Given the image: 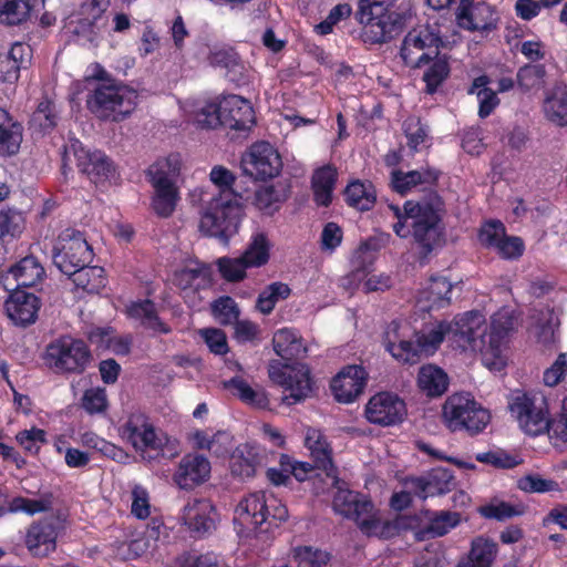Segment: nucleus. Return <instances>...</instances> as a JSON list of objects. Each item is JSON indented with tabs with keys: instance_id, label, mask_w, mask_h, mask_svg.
I'll list each match as a JSON object with an SVG mask.
<instances>
[{
	"instance_id": "nucleus-1",
	"label": "nucleus",
	"mask_w": 567,
	"mask_h": 567,
	"mask_svg": "<svg viewBox=\"0 0 567 567\" xmlns=\"http://www.w3.org/2000/svg\"><path fill=\"white\" fill-rule=\"evenodd\" d=\"M392 208L398 217L393 231L401 238L412 233L423 257L444 243L445 203L437 192L431 190L420 200H406L403 210L398 206Z\"/></svg>"
},
{
	"instance_id": "nucleus-2",
	"label": "nucleus",
	"mask_w": 567,
	"mask_h": 567,
	"mask_svg": "<svg viewBox=\"0 0 567 567\" xmlns=\"http://www.w3.org/2000/svg\"><path fill=\"white\" fill-rule=\"evenodd\" d=\"M137 99L134 89L109 80L89 91L85 105L101 121L121 122L135 110Z\"/></svg>"
},
{
	"instance_id": "nucleus-3",
	"label": "nucleus",
	"mask_w": 567,
	"mask_h": 567,
	"mask_svg": "<svg viewBox=\"0 0 567 567\" xmlns=\"http://www.w3.org/2000/svg\"><path fill=\"white\" fill-rule=\"evenodd\" d=\"M244 208L236 194L214 197L202 215L199 228L210 237L228 244L230 237L238 233Z\"/></svg>"
},
{
	"instance_id": "nucleus-4",
	"label": "nucleus",
	"mask_w": 567,
	"mask_h": 567,
	"mask_svg": "<svg viewBox=\"0 0 567 567\" xmlns=\"http://www.w3.org/2000/svg\"><path fill=\"white\" fill-rule=\"evenodd\" d=\"M92 359L87 343L70 334L60 336L45 347L44 362L56 374H83Z\"/></svg>"
},
{
	"instance_id": "nucleus-5",
	"label": "nucleus",
	"mask_w": 567,
	"mask_h": 567,
	"mask_svg": "<svg viewBox=\"0 0 567 567\" xmlns=\"http://www.w3.org/2000/svg\"><path fill=\"white\" fill-rule=\"evenodd\" d=\"M445 426L452 432H465L471 436L484 431L491 421L488 410L477 403L470 393H454L442 406Z\"/></svg>"
},
{
	"instance_id": "nucleus-6",
	"label": "nucleus",
	"mask_w": 567,
	"mask_h": 567,
	"mask_svg": "<svg viewBox=\"0 0 567 567\" xmlns=\"http://www.w3.org/2000/svg\"><path fill=\"white\" fill-rule=\"evenodd\" d=\"M65 529L66 518L62 513L47 515L24 528L22 544L32 558L44 559L56 551L58 538Z\"/></svg>"
},
{
	"instance_id": "nucleus-7",
	"label": "nucleus",
	"mask_w": 567,
	"mask_h": 567,
	"mask_svg": "<svg viewBox=\"0 0 567 567\" xmlns=\"http://www.w3.org/2000/svg\"><path fill=\"white\" fill-rule=\"evenodd\" d=\"M509 411L524 433L530 436L545 434L550 426L549 406L542 393L516 392L509 403Z\"/></svg>"
},
{
	"instance_id": "nucleus-8",
	"label": "nucleus",
	"mask_w": 567,
	"mask_h": 567,
	"mask_svg": "<svg viewBox=\"0 0 567 567\" xmlns=\"http://www.w3.org/2000/svg\"><path fill=\"white\" fill-rule=\"evenodd\" d=\"M405 13L379 10L370 4L358 3L355 18L362 29V40L368 44H381L391 41L404 27Z\"/></svg>"
},
{
	"instance_id": "nucleus-9",
	"label": "nucleus",
	"mask_w": 567,
	"mask_h": 567,
	"mask_svg": "<svg viewBox=\"0 0 567 567\" xmlns=\"http://www.w3.org/2000/svg\"><path fill=\"white\" fill-rule=\"evenodd\" d=\"M432 329L442 330L443 340L447 336L463 350L482 351L486 348L487 326L484 316L477 310L458 315L452 322L440 321Z\"/></svg>"
},
{
	"instance_id": "nucleus-10",
	"label": "nucleus",
	"mask_w": 567,
	"mask_h": 567,
	"mask_svg": "<svg viewBox=\"0 0 567 567\" xmlns=\"http://www.w3.org/2000/svg\"><path fill=\"white\" fill-rule=\"evenodd\" d=\"M94 257L93 248L83 231L69 227L62 230L53 248V264L61 272L74 274Z\"/></svg>"
},
{
	"instance_id": "nucleus-11",
	"label": "nucleus",
	"mask_w": 567,
	"mask_h": 567,
	"mask_svg": "<svg viewBox=\"0 0 567 567\" xmlns=\"http://www.w3.org/2000/svg\"><path fill=\"white\" fill-rule=\"evenodd\" d=\"M443 40L437 28L430 24L419 25L410 30L401 44L400 56L411 69H421L436 58Z\"/></svg>"
},
{
	"instance_id": "nucleus-12",
	"label": "nucleus",
	"mask_w": 567,
	"mask_h": 567,
	"mask_svg": "<svg viewBox=\"0 0 567 567\" xmlns=\"http://www.w3.org/2000/svg\"><path fill=\"white\" fill-rule=\"evenodd\" d=\"M121 434L136 451L154 452L156 456L165 455L168 436L156 429L150 416L143 412L131 413L121 427Z\"/></svg>"
},
{
	"instance_id": "nucleus-13",
	"label": "nucleus",
	"mask_w": 567,
	"mask_h": 567,
	"mask_svg": "<svg viewBox=\"0 0 567 567\" xmlns=\"http://www.w3.org/2000/svg\"><path fill=\"white\" fill-rule=\"evenodd\" d=\"M174 171L169 158L158 159L146 169V177L155 192L152 207L159 217L172 216L179 199L178 189L171 178Z\"/></svg>"
},
{
	"instance_id": "nucleus-14",
	"label": "nucleus",
	"mask_w": 567,
	"mask_h": 567,
	"mask_svg": "<svg viewBox=\"0 0 567 567\" xmlns=\"http://www.w3.org/2000/svg\"><path fill=\"white\" fill-rule=\"evenodd\" d=\"M269 378L285 389L284 401L289 405L301 402L311 392L310 370L306 364H270Z\"/></svg>"
},
{
	"instance_id": "nucleus-15",
	"label": "nucleus",
	"mask_w": 567,
	"mask_h": 567,
	"mask_svg": "<svg viewBox=\"0 0 567 567\" xmlns=\"http://www.w3.org/2000/svg\"><path fill=\"white\" fill-rule=\"evenodd\" d=\"M282 167L279 153L270 143L261 141L254 143L241 158L243 172L259 181L276 177Z\"/></svg>"
},
{
	"instance_id": "nucleus-16",
	"label": "nucleus",
	"mask_w": 567,
	"mask_h": 567,
	"mask_svg": "<svg viewBox=\"0 0 567 567\" xmlns=\"http://www.w3.org/2000/svg\"><path fill=\"white\" fill-rule=\"evenodd\" d=\"M443 342V331L430 328L425 331H413L409 339L395 344L389 352L402 363L415 364L423 355H432Z\"/></svg>"
},
{
	"instance_id": "nucleus-17",
	"label": "nucleus",
	"mask_w": 567,
	"mask_h": 567,
	"mask_svg": "<svg viewBox=\"0 0 567 567\" xmlns=\"http://www.w3.org/2000/svg\"><path fill=\"white\" fill-rule=\"evenodd\" d=\"M364 414L372 424L392 426L404 420L406 405L398 394L379 392L368 401Z\"/></svg>"
},
{
	"instance_id": "nucleus-18",
	"label": "nucleus",
	"mask_w": 567,
	"mask_h": 567,
	"mask_svg": "<svg viewBox=\"0 0 567 567\" xmlns=\"http://www.w3.org/2000/svg\"><path fill=\"white\" fill-rule=\"evenodd\" d=\"M369 374L360 364H348L331 379L330 390L339 403H353L364 391Z\"/></svg>"
},
{
	"instance_id": "nucleus-19",
	"label": "nucleus",
	"mask_w": 567,
	"mask_h": 567,
	"mask_svg": "<svg viewBox=\"0 0 567 567\" xmlns=\"http://www.w3.org/2000/svg\"><path fill=\"white\" fill-rule=\"evenodd\" d=\"M223 127L246 135L256 125L255 110L249 100L236 94L221 97Z\"/></svg>"
},
{
	"instance_id": "nucleus-20",
	"label": "nucleus",
	"mask_w": 567,
	"mask_h": 567,
	"mask_svg": "<svg viewBox=\"0 0 567 567\" xmlns=\"http://www.w3.org/2000/svg\"><path fill=\"white\" fill-rule=\"evenodd\" d=\"M79 171L95 185L110 182L116 176L114 162L102 151H89L83 147L74 153Z\"/></svg>"
},
{
	"instance_id": "nucleus-21",
	"label": "nucleus",
	"mask_w": 567,
	"mask_h": 567,
	"mask_svg": "<svg viewBox=\"0 0 567 567\" xmlns=\"http://www.w3.org/2000/svg\"><path fill=\"white\" fill-rule=\"evenodd\" d=\"M40 308V298L23 289H14L4 301V311L8 318L19 327L34 323Z\"/></svg>"
},
{
	"instance_id": "nucleus-22",
	"label": "nucleus",
	"mask_w": 567,
	"mask_h": 567,
	"mask_svg": "<svg viewBox=\"0 0 567 567\" xmlns=\"http://www.w3.org/2000/svg\"><path fill=\"white\" fill-rule=\"evenodd\" d=\"M266 449L256 443L238 445L230 455L229 468L233 476L240 480L252 478L257 468L266 464Z\"/></svg>"
},
{
	"instance_id": "nucleus-23",
	"label": "nucleus",
	"mask_w": 567,
	"mask_h": 567,
	"mask_svg": "<svg viewBox=\"0 0 567 567\" xmlns=\"http://www.w3.org/2000/svg\"><path fill=\"white\" fill-rule=\"evenodd\" d=\"M209 460L197 453L184 455L173 475L176 485L183 489H193L210 477Z\"/></svg>"
},
{
	"instance_id": "nucleus-24",
	"label": "nucleus",
	"mask_w": 567,
	"mask_h": 567,
	"mask_svg": "<svg viewBox=\"0 0 567 567\" xmlns=\"http://www.w3.org/2000/svg\"><path fill=\"white\" fill-rule=\"evenodd\" d=\"M368 249L369 247L367 243L360 245L355 259L352 261L353 269L347 277L349 284L353 285L365 279L362 284V291L365 293L383 292L389 290L392 287V278L389 275L380 274L371 275L368 277L372 260L370 259L368 262H365L364 259L362 262L359 261V259L368 251Z\"/></svg>"
},
{
	"instance_id": "nucleus-25",
	"label": "nucleus",
	"mask_w": 567,
	"mask_h": 567,
	"mask_svg": "<svg viewBox=\"0 0 567 567\" xmlns=\"http://www.w3.org/2000/svg\"><path fill=\"white\" fill-rule=\"evenodd\" d=\"M408 483L417 497L425 499L449 493L454 486V476L450 470L436 467L426 475L411 477Z\"/></svg>"
},
{
	"instance_id": "nucleus-26",
	"label": "nucleus",
	"mask_w": 567,
	"mask_h": 567,
	"mask_svg": "<svg viewBox=\"0 0 567 567\" xmlns=\"http://www.w3.org/2000/svg\"><path fill=\"white\" fill-rule=\"evenodd\" d=\"M305 446L310 451V456L317 466L328 477L338 478V468L332 457V447L326 435L318 429L309 427L305 437Z\"/></svg>"
},
{
	"instance_id": "nucleus-27",
	"label": "nucleus",
	"mask_w": 567,
	"mask_h": 567,
	"mask_svg": "<svg viewBox=\"0 0 567 567\" xmlns=\"http://www.w3.org/2000/svg\"><path fill=\"white\" fill-rule=\"evenodd\" d=\"M333 508L343 517L353 519L360 528L361 522L374 511V504L358 492L340 489L333 498Z\"/></svg>"
},
{
	"instance_id": "nucleus-28",
	"label": "nucleus",
	"mask_w": 567,
	"mask_h": 567,
	"mask_svg": "<svg viewBox=\"0 0 567 567\" xmlns=\"http://www.w3.org/2000/svg\"><path fill=\"white\" fill-rule=\"evenodd\" d=\"M496 12L485 1H477L476 4L457 9L456 19L458 25L468 31H491L496 28Z\"/></svg>"
},
{
	"instance_id": "nucleus-29",
	"label": "nucleus",
	"mask_w": 567,
	"mask_h": 567,
	"mask_svg": "<svg viewBox=\"0 0 567 567\" xmlns=\"http://www.w3.org/2000/svg\"><path fill=\"white\" fill-rule=\"evenodd\" d=\"M440 175L441 172L432 167H422L409 172L394 169L391 172V187L395 193L405 195L420 185H436Z\"/></svg>"
},
{
	"instance_id": "nucleus-30",
	"label": "nucleus",
	"mask_w": 567,
	"mask_h": 567,
	"mask_svg": "<svg viewBox=\"0 0 567 567\" xmlns=\"http://www.w3.org/2000/svg\"><path fill=\"white\" fill-rule=\"evenodd\" d=\"M23 125L7 110L0 109V157L19 153L23 140Z\"/></svg>"
},
{
	"instance_id": "nucleus-31",
	"label": "nucleus",
	"mask_w": 567,
	"mask_h": 567,
	"mask_svg": "<svg viewBox=\"0 0 567 567\" xmlns=\"http://www.w3.org/2000/svg\"><path fill=\"white\" fill-rule=\"evenodd\" d=\"M126 315L153 332L168 334L172 331L171 327L158 317L156 305L151 299L131 302L126 308Z\"/></svg>"
},
{
	"instance_id": "nucleus-32",
	"label": "nucleus",
	"mask_w": 567,
	"mask_h": 567,
	"mask_svg": "<svg viewBox=\"0 0 567 567\" xmlns=\"http://www.w3.org/2000/svg\"><path fill=\"white\" fill-rule=\"evenodd\" d=\"M338 181V171L327 164L315 169L311 177V189L317 206L329 207L332 203V194Z\"/></svg>"
},
{
	"instance_id": "nucleus-33",
	"label": "nucleus",
	"mask_w": 567,
	"mask_h": 567,
	"mask_svg": "<svg viewBox=\"0 0 567 567\" xmlns=\"http://www.w3.org/2000/svg\"><path fill=\"white\" fill-rule=\"evenodd\" d=\"M43 6L44 0H0V21L8 25H19Z\"/></svg>"
},
{
	"instance_id": "nucleus-34",
	"label": "nucleus",
	"mask_w": 567,
	"mask_h": 567,
	"mask_svg": "<svg viewBox=\"0 0 567 567\" xmlns=\"http://www.w3.org/2000/svg\"><path fill=\"white\" fill-rule=\"evenodd\" d=\"M272 347L276 354L285 361L297 360L307 352L301 336L291 328L276 331L272 337Z\"/></svg>"
},
{
	"instance_id": "nucleus-35",
	"label": "nucleus",
	"mask_w": 567,
	"mask_h": 567,
	"mask_svg": "<svg viewBox=\"0 0 567 567\" xmlns=\"http://www.w3.org/2000/svg\"><path fill=\"white\" fill-rule=\"evenodd\" d=\"M343 197L348 206L360 212H368L377 203V190L370 181L353 179L344 188Z\"/></svg>"
},
{
	"instance_id": "nucleus-36",
	"label": "nucleus",
	"mask_w": 567,
	"mask_h": 567,
	"mask_svg": "<svg viewBox=\"0 0 567 567\" xmlns=\"http://www.w3.org/2000/svg\"><path fill=\"white\" fill-rule=\"evenodd\" d=\"M213 506L207 501H196L184 508L183 519L188 529L197 537L210 532L215 522L209 513Z\"/></svg>"
},
{
	"instance_id": "nucleus-37",
	"label": "nucleus",
	"mask_w": 567,
	"mask_h": 567,
	"mask_svg": "<svg viewBox=\"0 0 567 567\" xmlns=\"http://www.w3.org/2000/svg\"><path fill=\"white\" fill-rule=\"evenodd\" d=\"M543 110L545 116L558 126H567V85L555 84L546 92Z\"/></svg>"
},
{
	"instance_id": "nucleus-38",
	"label": "nucleus",
	"mask_w": 567,
	"mask_h": 567,
	"mask_svg": "<svg viewBox=\"0 0 567 567\" xmlns=\"http://www.w3.org/2000/svg\"><path fill=\"white\" fill-rule=\"evenodd\" d=\"M267 498L265 492H255L240 501L236 509L240 519L256 528L266 523Z\"/></svg>"
},
{
	"instance_id": "nucleus-39",
	"label": "nucleus",
	"mask_w": 567,
	"mask_h": 567,
	"mask_svg": "<svg viewBox=\"0 0 567 567\" xmlns=\"http://www.w3.org/2000/svg\"><path fill=\"white\" fill-rule=\"evenodd\" d=\"M425 518L427 519L426 529L421 532V538H437L445 536L461 523V514L451 511H431L426 509Z\"/></svg>"
},
{
	"instance_id": "nucleus-40",
	"label": "nucleus",
	"mask_w": 567,
	"mask_h": 567,
	"mask_svg": "<svg viewBox=\"0 0 567 567\" xmlns=\"http://www.w3.org/2000/svg\"><path fill=\"white\" fill-rule=\"evenodd\" d=\"M10 274L17 281V289H20L38 285L45 276V270L33 255H28L10 268Z\"/></svg>"
},
{
	"instance_id": "nucleus-41",
	"label": "nucleus",
	"mask_w": 567,
	"mask_h": 567,
	"mask_svg": "<svg viewBox=\"0 0 567 567\" xmlns=\"http://www.w3.org/2000/svg\"><path fill=\"white\" fill-rule=\"evenodd\" d=\"M360 530L368 537H378L384 540L392 539L402 532L401 519L398 516L392 520H381L379 512L374 507V511L361 522Z\"/></svg>"
},
{
	"instance_id": "nucleus-42",
	"label": "nucleus",
	"mask_w": 567,
	"mask_h": 567,
	"mask_svg": "<svg viewBox=\"0 0 567 567\" xmlns=\"http://www.w3.org/2000/svg\"><path fill=\"white\" fill-rule=\"evenodd\" d=\"M497 554V545L484 536L475 537L471 543L467 561L458 567H492Z\"/></svg>"
},
{
	"instance_id": "nucleus-43",
	"label": "nucleus",
	"mask_w": 567,
	"mask_h": 567,
	"mask_svg": "<svg viewBox=\"0 0 567 567\" xmlns=\"http://www.w3.org/2000/svg\"><path fill=\"white\" fill-rule=\"evenodd\" d=\"M209 63L215 68L226 70L229 81L239 83L245 79V65L234 49H220L209 54Z\"/></svg>"
},
{
	"instance_id": "nucleus-44",
	"label": "nucleus",
	"mask_w": 567,
	"mask_h": 567,
	"mask_svg": "<svg viewBox=\"0 0 567 567\" xmlns=\"http://www.w3.org/2000/svg\"><path fill=\"white\" fill-rule=\"evenodd\" d=\"M453 285L443 277H431L429 286L422 291L421 300L427 302L429 310H439L450 306Z\"/></svg>"
},
{
	"instance_id": "nucleus-45",
	"label": "nucleus",
	"mask_w": 567,
	"mask_h": 567,
	"mask_svg": "<svg viewBox=\"0 0 567 567\" xmlns=\"http://www.w3.org/2000/svg\"><path fill=\"white\" fill-rule=\"evenodd\" d=\"M417 385L427 396L436 398L447 390L449 378L443 369L427 364L419 371Z\"/></svg>"
},
{
	"instance_id": "nucleus-46",
	"label": "nucleus",
	"mask_w": 567,
	"mask_h": 567,
	"mask_svg": "<svg viewBox=\"0 0 567 567\" xmlns=\"http://www.w3.org/2000/svg\"><path fill=\"white\" fill-rule=\"evenodd\" d=\"M513 329L514 317L507 310L494 313L491 318L489 331L486 332V347L492 351H498Z\"/></svg>"
},
{
	"instance_id": "nucleus-47",
	"label": "nucleus",
	"mask_w": 567,
	"mask_h": 567,
	"mask_svg": "<svg viewBox=\"0 0 567 567\" xmlns=\"http://www.w3.org/2000/svg\"><path fill=\"white\" fill-rule=\"evenodd\" d=\"M73 284L89 293H99L106 286L104 269L99 266H83L74 274H66Z\"/></svg>"
},
{
	"instance_id": "nucleus-48",
	"label": "nucleus",
	"mask_w": 567,
	"mask_h": 567,
	"mask_svg": "<svg viewBox=\"0 0 567 567\" xmlns=\"http://www.w3.org/2000/svg\"><path fill=\"white\" fill-rule=\"evenodd\" d=\"M290 295L291 288L289 285L281 281L271 282L259 292L255 308L264 316H269L276 308V305L280 300L288 299Z\"/></svg>"
},
{
	"instance_id": "nucleus-49",
	"label": "nucleus",
	"mask_w": 567,
	"mask_h": 567,
	"mask_svg": "<svg viewBox=\"0 0 567 567\" xmlns=\"http://www.w3.org/2000/svg\"><path fill=\"white\" fill-rule=\"evenodd\" d=\"M240 257L249 268H259L265 266L270 258V243L266 234L257 233L252 235Z\"/></svg>"
},
{
	"instance_id": "nucleus-50",
	"label": "nucleus",
	"mask_w": 567,
	"mask_h": 567,
	"mask_svg": "<svg viewBox=\"0 0 567 567\" xmlns=\"http://www.w3.org/2000/svg\"><path fill=\"white\" fill-rule=\"evenodd\" d=\"M24 45L14 43L8 52L0 53V82L14 83L23 63Z\"/></svg>"
},
{
	"instance_id": "nucleus-51",
	"label": "nucleus",
	"mask_w": 567,
	"mask_h": 567,
	"mask_svg": "<svg viewBox=\"0 0 567 567\" xmlns=\"http://www.w3.org/2000/svg\"><path fill=\"white\" fill-rule=\"evenodd\" d=\"M422 80L425 83V92L427 94H434L443 82L449 78L451 68L445 55L440 53L436 58H432L430 63L425 64Z\"/></svg>"
},
{
	"instance_id": "nucleus-52",
	"label": "nucleus",
	"mask_w": 567,
	"mask_h": 567,
	"mask_svg": "<svg viewBox=\"0 0 567 567\" xmlns=\"http://www.w3.org/2000/svg\"><path fill=\"white\" fill-rule=\"evenodd\" d=\"M287 197L285 189H279L274 185L265 186L256 190L254 205L262 214L270 216L279 210Z\"/></svg>"
},
{
	"instance_id": "nucleus-53",
	"label": "nucleus",
	"mask_w": 567,
	"mask_h": 567,
	"mask_svg": "<svg viewBox=\"0 0 567 567\" xmlns=\"http://www.w3.org/2000/svg\"><path fill=\"white\" fill-rule=\"evenodd\" d=\"M546 69L544 64H525L517 70L516 82L523 93L538 91L545 86Z\"/></svg>"
},
{
	"instance_id": "nucleus-54",
	"label": "nucleus",
	"mask_w": 567,
	"mask_h": 567,
	"mask_svg": "<svg viewBox=\"0 0 567 567\" xmlns=\"http://www.w3.org/2000/svg\"><path fill=\"white\" fill-rule=\"evenodd\" d=\"M59 112L54 102L49 99L42 100L31 116L32 126L42 134L51 133L59 121Z\"/></svg>"
},
{
	"instance_id": "nucleus-55",
	"label": "nucleus",
	"mask_w": 567,
	"mask_h": 567,
	"mask_svg": "<svg viewBox=\"0 0 567 567\" xmlns=\"http://www.w3.org/2000/svg\"><path fill=\"white\" fill-rule=\"evenodd\" d=\"M223 388L244 403L255 406H264L266 404V396L254 390L241 377L236 375L229 380L223 381Z\"/></svg>"
},
{
	"instance_id": "nucleus-56",
	"label": "nucleus",
	"mask_w": 567,
	"mask_h": 567,
	"mask_svg": "<svg viewBox=\"0 0 567 567\" xmlns=\"http://www.w3.org/2000/svg\"><path fill=\"white\" fill-rule=\"evenodd\" d=\"M52 494H45L39 499L28 498L23 496H16L9 502L7 512L10 513H25L33 516L39 513L49 512L52 508Z\"/></svg>"
},
{
	"instance_id": "nucleus-57",
	"label": "nucleus",
	"mask_w": 567,
	"mask_h": 567,
	"mask_svg": "<svg viewBox=\"0 0 567 567\" xmlns=\"http://www.w3.org/2000/svg\"><path fill=\"white\" fill-rule=\"evenodd\" d=\"M16 441L25 453L38 456L41 446L48 443V434L45 430L32 426L29 430L19 431L16 434Z\"/></svg>"
},
{
	"instance_id": "nucleus-58",
	"label": "nucleus",
	"mask_w": 567,
	"mask_h": 567,
	"mask_svg": "<svg viewBox=\"0 0 567 567\" xmlns=\"http://www.w3.org/2000/svg\"><path fill=\"white\" fill-rule=\"evenodd\" d=\"M216 266L220 277L228 282L243 281L247 276V269H249L240 256L237 258L220 257L217 259Z\"/></svg>"
},
{
	"instance_id": "nucleus-59",
	"label": "nucleus",
	"mask_w": 567,
	"mask_h": 567,
	"mask_svg": "<svg viewBox=\"0 0 567 567\" xmlns=\"http://www.w3.org/2000/svg\"><path fill=\"white\" fill-rule=\"evenodd\" d=\"M298 567H324L331 559L330 553L312 546H300L293 550Z\"/></svg>"
},
{
	"instance_id": "nucleus-60",
	"label": "nucleus",
	"mask_w": 567,
	"mask_h": 567,
	"mask_svg": "<svg viewBox=\"0 0 567 567\" xmlns=\"http://www.w3.org/2000/svg\"><path fill=\"white\" fill-rule=\"evenodd\" d=\"M212 313L221 326H228L238 320L240 310L231 297L221 296L212 303Z\"/></svg>"
},
{
	"instance_id": "nucleus-61",
	"label": "nucleus",
	"mask_w": 567,
	"mask_h": 567,
	"mask_svg": "<svg viewBox=\"0 0 567 567\" xmlns=\"http://www.w3.org/2000/svg\"><path fill=\"white\" fill-rule=\"evenodd\" d=\"M505 235V225L498 219H489L480 227L477 238L484 248L494 250Z\"/></svg>"
},
{
	"instance_id": "nucleus-62",
	"label": "nucleus",
	"mask_w": 567,
	"mask_h": 567,
	"mask_svg": "<svg viewBox=\"0 0 567 567\" xmlns=\"http://www.w3.org/2000/svg\"><path fill=\"white\" fill-rule=\"evenodd\" d=\"M403 132L408 140V146L417 152L429 137V128L420 117H408L403 123Z\"/></svg>"
},
{
	"instance_id": "nucleus-63",
	"label": "nucleus",
	"mask_w": 567,
	"mask_h": 567,
	"mask_svg": "<svg viewBox=\"0 0 567 567\" xmlns=\"http://www.w3.org/2000/svg\"><path fill=\"white\" fill-rule=\"evenodd\" d=\"M195 122L202 128L223 126L221 99L206 102L195 114Z\"/></svg>"
},
{
	"instance_id": "nucleus-64",
	"label": "nucleus",
	"mask_w": 567,
	"mask_h": 567,
	"mask_svg": "<svg viewBox=\"0 0 567 567\" xmlns=\"http://www.w3.org/2000/svg\"><path fill=\"white\" fill-rule=\"evenodd\" d=\"M81 405L90 415L104 413L109 408L106 390L104 388H90L83 392Z\"/></svg>"
}]
</instances>
